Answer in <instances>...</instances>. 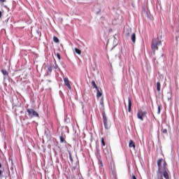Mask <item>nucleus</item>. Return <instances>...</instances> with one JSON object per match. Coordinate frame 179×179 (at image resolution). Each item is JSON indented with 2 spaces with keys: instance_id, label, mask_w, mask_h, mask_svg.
<instances>
[{
  "instance_id": "f257e3e1",
  "label": "nucleus",
  "mask_w": 179,
  "mask_h": 179,
  "mask_svg": "<svg viewBox=\"0 0 179 179\" xmlns=\"http://www.w3.org/2000/svg\"><path fill=\"white\" fill-rule=\"evenodd\" d=\"M157 166H158V171L157 174H162L166 179H170V171L169 169H167V163L166 161L163 160V159H159L157 160Z\"/></svg>"
},
{
  "instance_id": "f03ea898",
  "label": "nucleus",
  "mask_w": 179,
  "mask_h": 179,
  "mask_svg": "<svg viewBox=\"0 0 179 179\" xmlns=\"http://www.w3.org/2000/svg\"><path fill=\"white\" fill-rule=\"evenodd\" d=\"M159 45H162V41L156 38L152 39L151 48L152 50L153 54H156V51L159 50Z\"/></svg>"
},
{
  "instance_id": "7ed1b4c3",
  "label": "nucleus",
  "mask_w": 179,
  "mask_h": 179,
  "mask_svg": "<svg viewBox=\"0 0 179 179\" xmlns=\"http://www.w3.org/2000/svg\"><path fill=\"white\" fill-rule=\"evenodd\" d=\"M146 115H148V112L146 110L140 109L137 112V118L141 121H143V118H145Z\"/></svg>"
},
{
  "instance_id": "20e7f679",
  "label": "nucleus",
  "mask_w": 179,
  "mask_h": 179,
  "mask_svg": "<svg viewBox=\"0 0 179 179\" xmlns=\"http://www.w3.org/2000/svg\"><path fill=\"white\" fill-rule=\"evenodd\" d=\"M29 117L33 118V117H38V113L33 108H27Z\"/></svg>"
},
{
  "instance_id": "39448f33",
  "label": "nucleus",
  "mask_w": 179,
  "mask_h": 179,
  "mask_svg": "<svg viewBox=\"0 0 179 179\" xmlns=\"http://www.w3.org/2000/svg\"><path fill=\"white\" fill-rule=\"evenodd\" d=\"M103 125L106 129H110L111 128V125L108 124L107 122V117L106 116V113H103Z\"/></svg>"
},
{
  "instance_id": "423d86ee",
  "label": "nucleus",
  "mask_w": 179,
  "mask_h": 179,
  "mask_svg": "<svg viewBox=\"0 0 179 179\" xmlns=\"http://www.w3.org/2000/svg\"><path fill=\"white\" fill-rule=\"evenodd\" d=\"M64 82L65 83V85L68 87V89H69V90H71V84L69 83V79H68V78H64Z\"/></svg>"
},
{
  "instance_id": "0eeeda50",
  "label": "nucleus",
  "mask_w": 179,
  "mask_h": 179,
  "mask_svg": "<svg viewBox=\"0 0 179 179\" xmlns=\"http://www.w3.org/2000/svg\"><path fill=\"white\" fill-rule=\"evenodd\" d=\"M132 107V101H131V98H128V111L131 113Z\"/></svg>"
},
{
  "instance_id": "6e6552de",
  "label": "nucleus",
  "mask_w": 179,
  "mask_h": 179,
  "mask_svg": "<svg viewBox=\"0 0 179 179\" xmlns=\"http://www.w3.org/2000/svg\"><path fill=\"white\" fill-rule=\"evenodd\" d=\"M129 148H136V145H135V142H134V141L130 140L129 142Z\"/></svg>"
},
{
  "instance_id": "1a4fd4ad",
  "label": "nucleus",
  "mask_w": 179,
  "mask_h": 179,
  "mask_svg": "<svg viewBox=\"0 0 179 179\" xmlns=\"http://www.w3.org/2000/svg\"><path fill=\"white\" fill-rule=\"evenodd\" d=\"M131 40L132 43H135V41L136 40V34H135V33L131 34Z\"/></svg>"
},
{
  "instance_id": "9d476101",
  "label": "nucleus",
  "mask_w": 179,
  "mask_h": 179,
  "mask_svg": "<svg viewBox=\"0 0 179 179\" xmlns=\"http://www.w3.org/2000/svg\"><path fill=\"white\" fill-rule=\"evenodd\" d=\"M91 84H92L93 89H96V90H99V87L96 85V82L94 80H92Z\"/></svg>"
},
{
  "instance_id": "9b49d317",
  "label": "nucleus",
  "mask_w": 179,
  "mask_h": 179,
  "mask_svg": "<svg viewBox=\"0 0 179 179\" xmlns=\"http://www.w3.org/2000/svg\"><path fill=\"white\" fill-rule=\"evenodd\" d=\"M1 73H3V76H9V73L6 70H1Z\"/></svg>"
},
{
  "instance_id": "f8f14e48",
  "label": "nucleus",
  "mask_w": 179,
  "mask_h": 179,
  "mask_svg": "<svg viewBox=\"0 0 179 179\" xmlns=\"http://www.w3.org/2000/svg\"><path fill=\"white\" fill-rule=\"evenodd\" d=\"M161 87H162V85L160 84V82H157V92H160Z\"/></svg>"
},
{
  "instance_id": "ddd939ff",
  "label": "nucleus",
  "mask_w": 179,
  "mask_h": 179,
  "mask_svg": "<svg viewBox=\"0 0 179 179\" xmlns=\"http://www.w3.org/2000/svg\"><path fill=\"white\" fill-rule=\"evenodd\" d=\"M96 97L99 99V97H101V96H102V93L100 92V90H99V88H98V90H96Z\"/></svg>"
},
{
  "instance_id": "4468645a",
  "label": "nucleus",
  "mask_w": 179,
  "mask_h": 179,
  "mask_svg": "<svg viewBox=\"0 0 179 179\" xmlns=\"http://www.w3.org/2000/svg\"><path fill=\"white\" fill-rule=\"evenodd\" d=\"M75 52L78 54V55H80L82 54V51L78 49V48H75Z\"/></svg>"
},
{
  "instance_id": "2eb2a0df",
  "label": "nucleus",
  "mask_w": 179,
  "mask_h": 179,
  "mask_svg": "<svg viewBox=\"0 0 179 179\" xmlns=\"http://www.w3.org/2000/svg\"><path fill=\"white\" fill-rule=\"evenodd\" d=\"M103 153L106 155H109L110 154V150H108V148L103 149Z\"/></svg>"
},
{
  "instance_id": "dca6fc26",
  "label": "nucleus",
  "mask_w": 179,
  "mask_h": 179,
  "mask_svg": "<svg viewBox=\"0 0 179 179\" xmlns=\"http://www.w3.org/2000/svg\"><path fill=\"white\" fill-rule=\"evenodd\" d=\"M59 139H60L61 143H66V141H65V138H64V137L60 136Z\"/></svg>"
},
{
  "instance_id": "f3484780",
  "label": "nucleus",
  "mask_w": 179,
  "mask_h": 179,
  "mask_svg": "<svg viewBox=\"0 0 179 179\" xmlns=\"http://www.w3.org/2000/svg\"><path fill=\"white\" fill-rule=\"evenodd\" d=\"M53 41L55 43H59V39L57 36H53Z\"/></svg>"
},
{
  "instance_id": "a211bd4d",
  "label": "nucleus",
  "mask_w": 179,
  "mask_h": 179,
  "mask_svg": "<svg viewBox=\"0 0 179 179\" xmlns=\"http://www.w3.org/2000/svg\"><path fill=\"white\" fill-rule=\"evenodd\" d=\"M96 157L99 161L101 160V155H100L99 152H97Z\"/></svg>"
},
{
  "instance_id": "6ab92c4d",
  "label": "nucleus",
  "mask_w": 179,
  "mask_h": 179,
  "mask_svg": "<svg viewBox=\"0 0 179 179\" xmlns=\"http://www.w3.org/2000/svg\"><path fill=\"white\" fill-rule=\"evenodd\" d=\"M101 145L102 146H106V142L104 141V138H101Z\"/></svg>"
},
{
  "instance_id": "aec40b11",
  "label": "nucleus",
  "mask_w": 179,
  "mask_h": 179,
  "mask_svg": "<svg viewBox=\"0 0 179 179\" xmlns=\"http://www.w3.org/2000/svg\"><path fill=\"white\" fill-rule=\"evenodd\" d=\"M69 156L71 162H73V159L72 158V154L71 153V152H69Z\"/></svg>"
},
{
  "instance_id": "412c9836",
  "label": "nucleus",
  "mask_w": 179,
  "mask_h": 179,
  "mask_svg": "<svg viewBox=\"0 0 179 179\" xmlns=\"http://www.w3.org/2000/svg\"><path fill=\"white\" fill-rule=\"evenodd\" d=\"M48 72H52V67L51 66H49L48 67Z\"/></svg>"
},
{
  "instance_id": "4be33fe9",
  "label": "nucleus",
  "mask_w": 179,
  "mask_h": 179,
  "mask_svg": "<svg viewBox=\"0 0 179 179\" xmlns=\"http://www.w3.org/2000/svg\"><path fill=\"white\" fill-rule=\"evenodd\" d=\"M157 178L158 179H164V178H163V176H162V175H160L159 173H157Z\"/></svg>"
},
{
  "instance_id": "5701e85b",
  "label": "nucleus",
  "mask_w": 179,
  "mask_h": 179,
  "mask_svg": "<svg viewBox=\"0 0 179 179\" xmlns=\"http://www.w3.org/2000/svg\"><path fill=\"white\" fill-rule=\"evenodd\" d=\"M162 134H167V129H162Z\"/></svg>"
},
{
  "instance_id": "b1692460",
  "label": "nucleus",
  "mask_w": 179,
  "mask_h": 179,
  "mask_svg": "<svg viewBox=\"0 0 179 179\" xmlns=\"http://www.w3.org/2000/svg\"><path fill=\"white\" fill-rule=\"evenodd\" d=\"M56 55L59 60L61 59V55L59 53H57Z\"/></svg>"
},
{
  "instance_id": "393cba45",
  "label": "nucleus",
  "mask_w": 179,
  "mask_h": 179,
  "mask_svg": "<svg viewBox=\"0 0 179 179\" xmlns=\"http://www.w3.org/2000/svg\"><path fill=\"white\" fill-rule=\"evenodd\" d=\"M100 104H101V106L104 104V99H103V98L101 99Z\"/></svg>"
},
{
  "instance_id": "a878e982",
  "label": "nucleus",
  "mask_w": 179,
  "mask_h": 179,
  "mask_svg": "<svg viewBox=\"0 0 179 179\" xmlns=\"http://www.w3.org/2000/svg\"><path fill=\"white\" fill-rule=\"evenodd\" d=\"M100 167H103V161H101V159L100 161H99Z\"/></svg>"
},
{
  "instance_id": "bb28decb",
  "label": "nucleus",
  "mask_w": 179,
  "mask_h": 179,
  "mask_svg": "<svg viewBox=\"0 0 179 179\" xmlns=\"http://www.w3.org/2000/svg\"><path fill=\"white\" fill-rule=\"evenodd\" d=\"M54 68H55V69H58V64H57V63H55Z\"/></svg>"
},
{
  "instance_id": "cd10ccee",
  "label": "nucleus",
  "mask_w": 179,
  "mask_h": 179,
  "mask_svg": "<svg viewBox=\"0 0 179 179\" xmlns=\"http://www.w3.org/2000/svg\"><path fill=\"white\" fill-rule=\"evenodd\" d=\"M131 179H136V176H135V175H132V176H131Z\"/></svg>"
},
{
  "instance_id": "c85d7f7f",
  "label": "nucleus",
  "mask_w": 179,
  "mask_h": 179,
  "mask_svg": "<svg viewBox=\"0 0 179 179\" xmlns=\"http://www.w3.org/2000/svg\"><path fill=\"white\" fill-rule=\"evenodd\" d=\"M2 17V12L0 11V19Z\"/></svg>"
},
{
  "instance_id": "c756f323",
  "label": "nucleus",
  "mask_w": 179,
  "mask_h": 179,
  "mask_svg": "<svg viewBox=\"0 0 179 179\" xmlns=\"http://www.w3.org/2000/svg\"><path fill=\"white\" fill-rule=\"evenodd\" d=\"M158 113H160V106H158Z\"/></svg>"
},
{
  "instance_id": "7c9ffc66",
  "label": "nucleus",
  "mask_w": 179,
  "mask_h": 179,
  "mask_svg": "<svg viewBox=\"0 0 179 179\" xmlns=\"http://www.w3.org/2000/svg\"><path fill=\"white\" fill-rule=\"evenodd\" d=\"M2 176V171L0 170V177Z\"/></svg>"
},
{
  "instance_id": "2f4dec72",
  "label": "nucleus",
  "mask_w": 179,
  "mask_h": 179,
  "mask_svg": "<svg viewBox=\"0 0 179 179\" xmlns=\"http://www.w3.org/2000/svg\"><path fill=\"white\" fill-rule=\"evenodd\" d=\"M0 2H5V0H0Z\"/></svg>"
},
{
  "instance_id": "473e14b6",
  "label": "nucleus",
  "mask_w": 179,
  "mask_h": 179,
  "mask_svg": "<svg viewBox=\"0 0 179 179\" xmlns=\"http://www.w3.org/2000/svg\"><path fill=\"white\" fill-rule=\"evenodd\" d=\"M1 167H2V164H1V163H0V169H1Z\"/></svg>"
},
{
  "instance_id": "72a5a7b5",
  "label": "nucleus",
  "mask_w": 179,
  "mask_h": 179,
  "mask_svg": "<svg viewBox=\"0 0 179 179\" xmlns=\"http://www.w3.org/2000/svg\"><path fill=\"white\" fill-rule=\"evenodd\" d=\"M127 36H129V33H127Z\"/></svg>"
}]
</instances>
